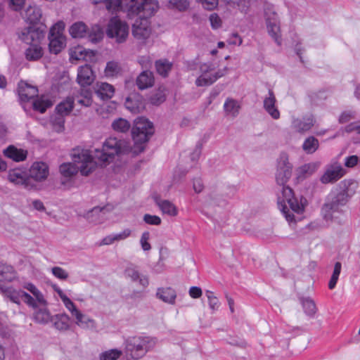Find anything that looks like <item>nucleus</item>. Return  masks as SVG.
Wrapping results in <instances>:
<instances>
[{
  "label": "nucleus",
  "mask_w": 360,
  "mask_h": 360,
  "mask_svg": "<svg viewBox=\"0 0 360 360\" xmlns=\"http://www.w3.org/2000/svg\"><path fill=\"white\" fill-rule=\"evenodd\" d=\"M106 9L112 13L121 11L127 13L130 18L139 15L141 19L147 20L158 11L159 4L156 0H107Z\"/></svg>",
  "instance_id": "2"
},
{
  "label": "nucleus",
  "mask_w": 360,
  "mask_h": 360,
  "mask_svg": "<svg viewBox=\"0 0 360 360\" xmlns=\"http://www.w3.org/2000/svg\"><path fill=\"white\" fill-rule=\"evenodd\" d=\"M63 117L64 116L58 114L53 120V124L57 126L58 129L56 130L58 132L62 131L64 129L65 120Z\"/></svg>",
  "instance_id": "63"
},
{
  "label": "nucleus",
  "mask_w": 360,
  "mask_h": 360,
  "mask_svg": "<svg viewBox=\"0 0 360 360\" xmlns=\"http://www.w3.org/2000/svg\"><path fill=\"white\" fill-rule=\"evenodd\" d=\"M227 4L233 7L238 6L242 12H246L248 8V0H224Z\"/></svg>",
  "instance_id": "50"
},
{
  "label": "nucleus",
  "mask_w": 360,
  "mask_h": 360,
  "mask_svg": "<svg viewBox=\"0 0 360 360\" xmlns=\"http://www.w3.org/2000/svg\"><path fill=\"white\" fill-rule=\"evenodd\" d=\"M276 98L272 89H269V96L264 99L263 107L274 120L280 117V112L276 106Z\"/></svg>",
  "instance_id": "15"
},
{
  "label": "nucleus",
  "mask_w": 360,
  "mask_h": 360,
  "mask_svg": "<svg viewBox=\"0 0 360 360\" xmlns=\"http://www.w3.org/2000/svg\"><path fill=\"white\" fill-rule=\"evenodd\" d=\"M35 320L41 323H46L51 321V314L46 309H40L34 314Z\"/></svg>",
  "instance_id": "48"
},
{
  "label": "nucleus",
  "mask_w": 360,
  "mask_h": 360,
  "mask_svg": "<svg viewBox=\"0 0 360 360\" xmlns=\"http://www.w3.org/2000/svg\"><path fill=\"white\" fill-rule=\"evenodd\" d=\"M41 17V9L37 6H30L25 11L24 18L31 24H34L38 22Z\"/></svg>",
  "instance_id": "28"
},
{
  "label": "nucleus",
  "mask_w": 360,
  "mask_h": 360,
  "mask_svg": "<svg viewBox=\"0 0 360 360\" xmlns=\"http://www.w3.org/2000/svg\"><path fill=\"white\" fill-rule=\"evenodd\" d=\"M153 73L150 71H143L136 78V85L140 90L148 89L154 84Z\"/></svg>",
  "instance_id": "21"
},
{
  "label": "nucleus",
  "mask_w": 360,
  "mask_h": 360,
  "mask_svg": "<svg viewBox=\"0 0 360 360\" xmlns=\"http://www.w3.org/2000/svg\"><path fill=\"white\" fill-rule=\"evenodd\" d=\"M156 297L162 302L174 304L176 298V292L172 288H159L157 290Z\"/></svg>",
  "instance_id": "24"
},
{
  "label": "nucleus",
  "mask_w": 360,
  "mask_h": 360,
  "mask_svg": "<svg viewBox=\"0 0 360 360\" xmlns=\"http://www.w3.org/2000/svg\"><path fill=\"white\" fill-rule=\"evenodd\" d=\"M8 180L17 185H23L25 188H30L32 186L30 185V179L26 178L24 173L20 169L11 170L8 174Z\"/></svg>",
  "instance_id": "20"
},
{
  "label": "nucleus",
  "mask_w": 360,
  "mask_h": 360,
  "mask_svg": "<svg viewBox=\"0 0 360 360\" xmlns=\"http://www.w3.org/2000/svg\"><path fill=\"white\" fill-rule=\"evenodd\" d=\"M143 22L139 23L136 21L132 27V34L137 39H146L150 34V29L148 27V21L143 20Z\"/></svg>",
  "instance_id": "19"
},
{
  "label": "nucleus",
  "mask_w": 360,
  "mask_h": 360,
  "mask_svg": "<svg viewBox=\"0 0 360 360\" xmlns=\"http://www.w3.org/2000/svg\"><path fill=\"white\" fill-rule=\"evenodd\" d=\"M356 117V113L352 110H345L342 112L339 117V122L341 124H344L348 122L351 120L354 119Z\"/></svg>",
  "instance_id": "55"
},
{
  "label": "nucleus",
  "mask_w": 360,
  "mask_h": 360,
  "mask_svg": "<svg viewBox=\"0 0 360 360\" xmlns=\"http://www.w3.org/2000/svg\"><path fill=\"white\" fill-rule=\"evenodd\" d=\"M202 294V290L199 287L193 286L189 289V295L193 298H199L200 297H201Z\"/></svg>",
  "instance_id": "64"
},
{
  "label": "nucleus",
  "mask_w": 360,
  "mask_h": 360,
  "mask_svg": "<svg viewBox=\"0 0 360 360\" xmlns=\"http://www.w3.org/2000/svg\"><path fill=\"white\" fill-rule=\"evenodd\" d=\"M314 126L312 116L304 117L302 119L294 118L292 122V128L299 133L309 131Z\"/></svg>",
  "instance_id": "18"
},
{
  "label": "nucleus",
  "mask_w": 360,
  "mask_h": 360,
  "mask_svg": "<svg viewBox=\"0 0 360 360\" xmlns=\"http://www.w3.org/2000/svg\"><path fill=\"white\" fill-rule=\"evenodd\" d=\"M65 307L70 311L72 316H75L79 315V310H78L75 304L71 301V300L67 296L62 300Z\"/></svg>",
  "instance_id": "51"
},
{
  "label": "nucleus",
  "mask_w": 360,
  "mask_h": 360,
  "mask_svg": "<svg viewBox=\"0 0 360 360\" xmlns=\"http://www.w3.org/2000/svg\"><path fill=\"white\" fill-rule=\"evenodd\" d=\"M96 94L102 100H108L111 98L114 94V87L111 84L105 82L97 84Z\"/></svg>",
  "instance_id": "27"
},
{
  "label": "nucleus",
  "mask_w": 360,
  "mask_h": 360,
  "mask_svg": "<svg viewBox=\"0 0 360 360\" xmlns=\"http://www.w3.org/2000/svg\"><path fill=\"white\" fill-rule=\"evenodd\" d=\"M49 175V167L42 162H34L30 169V179L37 181H41L47 178Z\"/></svg>",
  "instance_id": "14"
},
{
  "label": "nucleus",
  "mask_w": 360,
  "mask_h": 360,
  "mask_svg": "<svg viewBox=\"0 0 360 360\" xmlns=\"http://www.w3.org/2000/svg\"><path fill=\"white\" fill-rule=\"evenodd\" d=\"M197 2L202 4V7L207 10H213L215 8L218 4L219 0H195Z\"/></svg>",
  "instance_id": "58"
},
{
  "label": "nucleus",
  "mask_w": 360,
  "mask_h": 360,
  "mask_svg": "<svg viewBox=\"0 0 360 360\" xmlns=\"http://www.w3.org/2000/svg\"><path fill=\"white\" fill-rule=\"evenodd\" d=\"M359 164V158L357 155H350L345 158V166L349 168L354 167Z\"/></svg>",
  "instance_id": "59"
},
{
  "label": "nucleus",
  "mask_w": 360,
  "mask_h": 360,
  "mask_svg": "<svg viewBox=\"0 0 360 360\" xmlns=\"http://www.w3.org/2000/svg\"><path fill=\"white\" fill-rule=\"evenodd\" d=\"M125 275L131 281L138 283L139 285L146 288L148 285V278L146 275L141 274L136 267L129 266L125 269Z\"/></svg>",
  "instance_id": "17"
},
{
  "label": "nucleus",
  "mask_w": 360,
  "mask_h": 360,
  "mask_svg": "<svg viewBox=\"0 0 360 360\" xmlns=\"http://www.w3.org/2000/svg\"><path fill=\"white\" fill-rule=\"evenodd\" d=\"M143 219L146 224L149 225L158 226L162 222L160 217L150 214H144Z\"/></svg>",
  "instance_id": "54"
},
{
  "label": "nucleus",
  "mask_w": 360,
  "mask_h": 360,
  "mask_svg": "<svg viewBox=\"0 0 360 360\" xmlns=\"http://www.w3.org/2000/svg\"><path fill=\"white\" fill-rule=\"evenodd\" d=\"M76 324L83 328H95V321L92 319L86 316L79 311V315H76Z\"/></svg>",
  "instance_id": "41"
},
{
  "label": "nucleus",
  "mask_w": 360,
  "mask_h": 360,
  "mask_svg": "<svg viewBox=\"0 0 360 360\" xmlns=\"http://www.w3.org/2000/svg\"><path fill=\"white\" fill-rule=\"evenodd\" d=\"M169 4L179 11H185L189 6L188 0H169Z\"/></svg>",
  "instance_id": "52"
},
{
  "label": "nucleus",
  "mask_w": 360,
  "mask_h": 360,
  "mask_svg": "<svg viewBox=\"0 0 360 360\" xmlns=\"http://www.w3.org/2000/svg\"><path fill=\"white\" fill-rule=\"evenodd\" d=\"M156 204L165 214L176 216L178 213L176 206L167 200H156Z\"/></svg>",
  "instance_id": "33"
},
{
  "label": "nucleus",
  "mask_w": 360,
  "mask_h": 360,
  "mask_svg": "<svg viewBox=\"0 0 360 360\" xmlns=\"http://www.w3.org/2000/svg\"><path fill=\"white\" fill-rule=\"evenodd\" d=\"M303 201H304V202H307L306 199L304 198H301L300 202H299L297 198H293L286 202V205L288 204L289 206L288 210L290 211L291 214L294 215L293 212L297 214H302L304 212V203Z\"/></svg>",
  "instance_id": "39"
},
{
  "label": "nucleus",
  "mask_w": 360,
  "mask_h": 360,
  "mask_svg": "<svg viewBox=\"0 0 360 360\" xmlns=\"http://www.w3.org/2000/svg\"><path fill=\"white\" fill-rule=\"evenodd\" d=\"M32 105L34 110L44 113L48 108L52 105V103L48 99L37 98L33 101Z\"/></svg>",
  "instance_id": "46"
},
{
  "label": "nucleus",
  "mask_w": 360,
  "mask_h": 360,
  "mask_svg": "<svg viewBox=\"0 0 360 360\" xmlns=\"http://www.w3.org/2000/svg\"><path fill=\"white\" fill-rule=\"evenodd\" d=\"M8 2L11 9L19 11L23 7L25 0H8Z\"/></svg>",
  "instance_id": "62"
},
{
  "label": "nucleus",
  "mask_w": 360,
  "mask_h": 360,
  "mask_svg": "<svg viewBox=\"0 0 360 360\" xmlns=\"http://www.w3.org/2000/svg\"><path fill=\"white\" fill-rule=\"evenodd\" d=\"M111 126L113 130L120 133L127 132L131 127L130 123L124 118H118L112 122Z\"/></svg>",
  "instance_id": "42"
},
{
  "label": "nucleus",
  "mask_w": 360,
  "mask_h": 360,
  "mask_svg": "<svg viewBox=\"0 0 360 360\" xmlns=\"http://www.w3.org/2000/svg\"><path fill=\"white\" fill-rule=\"evenodd\" d=\"M300 300L304 313L309 316H314L317 311L314 301L310 297H301Z\"/></svg>",
  "instance_id": "37"
},
{
  "label": "nucleus",
  "mask_w": 360,
  "mask_h": 360,
  "mask_svg": "<svg viewBox=\"0 0 360 360\" xmlns=\"http://www.w3.org/2000/svg\"><path fill=\"white\" fill-rule=\"evenodd\" d=\"M74 99L68 98L65 101L57 105L56 110L58 115L65 116L70 114L73 108Z\"/></svg>",
  "instance_id": "36"
},
{
  "label": "nucleus",
  "mask_w": 360,
  "mask_h": 360,
  "mask_svg": "<svg viewBox=\"0 0 360 360\" xmlns=\"http://www.w3.org/2000/svg\"><path fill=\"white\" fill-rule=\"evenodd\" d=\"M209 20L213 29H217L221 26V20L217 13H212Z\"/></svg>",
  "instance_id": "61"
},
{
  "label": "nucleus",
  "mask_w": 360,
  "mask_h": 360,
  "mask_svg": "<svg viewBox=\"0 0 360 360\" xmlns=\"http://www.w3.org/2000/svg\"><path fill=\"white\" fill-rule=\"evenodd\" d=\"M51 321L58 330H66L69 328L70 317L66 314H57Z\"/></svg>",
  "instance_id": "34"
},
{
  "label": "nucleus",
  "mask_w": 360,
  "mask_h": 360,
  "mask_svg": "<svg viewBox=\"0 0 360 360\" xmlns=\"http://www.w3.org/2000/svg\"><path fill=\"white\" fill-rule=\"evenodd\" d=\"M281 186V196H278V206L285 219L289 222H295V215L290 214V211L288 210V207L286 202L294 197L293 191L291 188L286 186L285 184Z\"/></svg>",
  "instance_id": "11"
},
{
  "label": "nucleus",
  "mask_w": 360,
  "mask_h": 360,
  "mask_svg": "<svg viewBox=\"0 0 360 360\" xmlns=\"http://www.w3.org/2000/svg\"><path fill=\"white\" fill-rule=\"evenodd\" d=\"M205 295L207 297L210 308L213 311L217 310L219 307V302L218 298L214 295L213 292L210 290H206Z\"/></svg>",
  "instance_id": "49"
},
{
  "label": "nucleus",
  "mask_w": 360,
  "mask_h": 360,
  "mask_svg": "<svg viewBox=\"0 0 360 360\" xmlns=\"http://www.w3.org/2000/svg\"><path fill=\"white\" fill-rule=\"evenodd\" d=\"M318 165L316 163L311 162L305 164L300 167L297 169V177L300 180H303L307 176L311 175L317 169Z\"/></svg>",
  "instance_id": "29"
},
{
  "label": "nucleus",
  "mask_w": 360,
  "mask_h": 360,
  "mask_svg": "<svg viewBox=\"0 0 360 360\" xmlns=\"http://www.w3.org/2000/svg\"><path fill=\"white\" fill-rule=\"evenodd\" d=\"M129 148L127 143L116 138L106 139L101 149H94V157L87 150L75 148L71 154L73 163L62 164L60 172L65 177H72L79 170L82 175L87 176L95 169L96 164L110 162L116 155L125 153Z\"/></svg>",
  "instance_id": "1"
},
{
  "label": "nucleus",
  "mask_w": 360,
  "mask_h": 360,
  "mask_svg": "<svg viewBox=\"0 0 360 360\" xmlns=\"http://www.w3.org/2000/svg\"><path fill=\"white\" fill-rule=\"evenodd\" d=\"M124 105L132 113H139L143 108L141 101L139 100H133L131 97L126 98Z\"/></svg>",
  "instance_id": "43"
},
{
  "label": "nucleus",
  "mask_w": 360,
  "mask_h": 360,
  "mask_svg": "<svg viewBox=\"0 0 360 360\" xmlns=\"http://www.w3.org/2000/svg\"><path fill=\"white\" fill-rule=\"evenodd\" d=\"M0 290L4 294L5 297L8 298L11 302L17 304H20L22 295L20 292H22L21 290H15L13 288H4L0 287Z\"/></svg>",
  "instance_id": "32"
},
{
  "label": "nucleus",
  "mask_w": 360,
  "mask_h": 360,
  "mask_svg": "<svg viewBox=\"0 0 360 360\" xmlns=\"http://www.w3.org/2000/svg\"><path fill=\"white\" fill-rule=\"evenodd\" d=\"M349 188L347 190L332 191L326 197L321 207V214L326 221L342 223L341 216L343 215L344 208L348 202Z\"/></svg>",
  "instance_id": "3"
},
{
  "label": "nucleus",
  "mask_w": 360,
  "mask_h": 360,
  "mask_svg": "<svg viewBox=\"0 0 360 360\" xmlns=\"http://www.w3.org/2000/svg\"><path fill=\"white\" fill-rule=\"evenodd\" d=\"M172 63L167 60H159L155 62V68L158 74L167 77L172 69Z\"/></svg>",
  "instance_id": "44"
},
{
  "label": "nucleus",
  "mask_w": 360,
  "mask_h": 360,
  "mask_svg": "<svg viewBox=\"0 0 360 360\" xmlns=\"http://www.w3.org/2000/svg\"><path fill=\"white\" fill-rule=\"evenodd\" d=\"M264 16L269 34L278 45H281L280 21L272 5L266 6L264 8Z\"/></svg>",
  "instance_id": "6"
},
{
  "label": "nucleus",
  "mask_w": 360,
  "mask_h": 360,
  "mask_svg": "<svg viewBox=\"0 0 360 360\" xmlns=\"http://www.w3.org/2000/svg\"><path fill=\"white\" fill-rule=\"evenodd\" d=\"M95 79V75L89 65L79 66L77 70V81L82 86L91 85Z\"/></svg>",
  "instance_id": "13"
},
{
  "label": "nucleus",
  "mask_w": 360,
  "mask_h": 360,
  "mask_svg": "<svg viewBox=\"0 0 360 360\" xmlns=\"http://www.w3.org/2000/svg\"><path fill=\"white\" fill-rule=\"evenodd\" d=\"M157 344V339L152 337H132L126 342V349L134 359H139L152 350Z\"/></svg>",
  "instance_id": "5"
},
{
  "label": "nucleus",
  "mask_w": 360,
  "mask_h": 360,
  "mask_svg": "<svg viewBox=\"0 0 360 360\" xmlns=\"http://www.w3.org/2000/svg\"><path fill=\"white\" fill-rule=\"evenodd\" d=\"M4 155L13 160L15 162H21L26 159L27 151L23 149H19L14 146H9L4 150Z\"/></svg>",
  "instance_id": "23"
},
{
  "label": "nucleus",
  "mask_w": 360,
  "mask_h": 360,
  "mask_svg": "<svg viewBox=\"0 0 360 360\" xmlns=\"http://www.w3.org/2000/svg\"><path fill=\"white\" fill-rule=\"evenodd\" d=\"M121 350L117 349H112L99 354V360H117L122 355Z\"/></svg>",
  "instance_id": "45"
},
{
  "label": "nucleus",
  "mask_w": 360,
  "mask_h": 360,
  "mask_svg": "<svg viewBox=\"0 0 360 360\" xmlns=\"http://www.w3.org/2000/svg\"><path fill=\"white\" fill-rule=\"evenodd\" d=\"M153 134L154 127L152 122L144 117L136 119L131 129V136L134 141L133 153L136 155L142 153L145 150V143Z\"/></svg>",
  "instance_id": "4"
},
{
  "label": "nucleus",
  "mask_w": 360,
  "mask_h": 360,
  "mask_svg": "<svg viewBox=\"0 0 360 360\" xmlns=\"http://www.w3.org/2000/svg\"><path fill=\"white\" fill-rule=\"evenodd\" d=\"M345 174V170L342 165L338 163H334L328 166L320 181L324 184L334 183L341 179Z\"/></svg>",
  "instance_id": "12"
},
{
  "label": "nucleus",
  "mask_w": 360,
  "mask_h": 360,
  "mask_svg": "<svg viewBox=\"0 0 360 360\" xmlns=\"http://www.w3.org/2000/svg\"><path fill=\"white\" fill-rule=\"evenodd\" d=\"M46 26L44 25H33L24 28L19 34V38L25 43L33 45L40 44L44 39L46 33Z\"/></svg>",
  "instance_id": "9"
},
{
  "label": "nucleus",
  "mask_w": 360,
  "mask_h": 360,
  "mask_svg": "<svg viewBox=\"0 0 360 360\" xmlns=\"http://www.w3.org/2000/svg\"><path fill=\"white\" fill-rule=\"evenodd\" d=\"M26 58L29 60H37L42 57L43 51L39 44L30 45L25 51Z\"/></svg>",
  "instance_id": "35"
},
{
  "label": "nucleus",
  "mask_w": 360,
  "mask_h": 360,
  "mask_svg": "<svg viewBox=\"0 0 360 360\" xmlns=\"http://www.w3.org/2000/svg\"><path fill=\"white\" fill-rule=\"evenodd\" d=\"M211 70L210 66L205 64L200 67L202 74L195 81V84L198 86H209L216 81V77H213V75L209 74V71Z\"/></svg>",
  "instance_id": "22"
},
{
  "label": "nucleus",
  "mask_w": 360,
  "mask_h": 360,
  "mask_svg": "<svg viewBox=\"0 0 360 360\" xmlns=\"http://www.w3.org/2000/svg\"><path fill=\"white\" fill-rule=\"evenodd\" d=\"M11 266L0 265V280H11Z\"/></svg>",
  "instance_id": "56"
},
{
  "label": "nucleus",
  "mask_w": 360,
  "mask_h": 360,
  "mask_svg": "<svg viewBox=\"0 0 360 360\" xmlns=\"http://www.w3.org/2000/svg\"><path fill=\"white\" fill-rule=\"evenodd\" d=\"M131 231L129 229H126L119 233L112 234L105 237L101 242L102 245H110L115 241L122 240L130 236Z\"/></svg>",
  "instance_id": "31"
},
{
  "label": "nucleus",
  "mask_w": 360,
  "mask_h": 360,
  "mask_svg": "<svg viewBox=\"0 0 360 360\" xmlns=\"http://www.w3.org/2000/svg\"><path fill=\"white\" fill-rule=\"evenodd\" d=\"M63 22H58L51 28L49 34V48L51 53L58 54L65 46V37L63 34Z\"/></svg>",
  "instance_id": "8"
},
{
  "label": "nucleus",
  "mask_w": 360,
  "mask_h": 360,
  "mask_svg": "<svg viewBox=\"0 0 360 360\" xmlns=\"http://www.w3.org/2000/svg\"><path fill=\"white\" fill-rule=\"evenodd\" d=\"M108 211L106 207H95L87 214L89 221L95 224H100L105 219L106 212Z\"/></svg>",
  "instance_id": "26"
},
{
  "label": "nucleus",
  "mask_w": 360,
  "mask_h": 360,
  "mask_svg": "<svg viewBox=\"0 0 360 360\" xmlns=\"http://www.w3.org/2000/svg\"><path fill=\"white\" fill-rule=\"evenodd\" d=\"M86 32V25L82 22H75L70 28V34L74 38L84 37Z\"/></svg>",
  "instance_id": "40"
},
{
  "label": "nucleus",
  "mask_w": 360,
  "mask_h": 360,
  "mask_svg": "<svg viewBox=\"0 0 360 360\" xmlns=\"http://www.w3.org/2000/svg\"><path fill=\"white\" fill-rule=\"evenodd\" d=\"M106 33L110 38L115 39L117 43H123L128 37L129 26L117 17H113L108 22Z\"/></svg>",
  "instance_id": "7"
},
{
  "label": "nucleus",
  "mask_w": 360,
  "mask_h": 360,
  "mask_svg": "<svg viewBox=\"0 0 360 360\" xmlns=\"http://www.w3.org/2000/svg\"><path fill=\"white\" fill-rule=\"evenodd\" d=\"M150 238V233L148 231H145L142 233L140 239V243L142 249L144 251H148L151 249V246L148 240Z\"/></svg>",
  "instance_id": "57"
},
{
  "label": "nucleus",
  "mask_w": 360,
  "mask_h": 360,
  "mask_svg": "<svg viewBox=\"0 0 360 360\" xmlns=\"http://www.w3.org/2000/svg\"><path fill=\"white\" fill-rule=\"evenodd\" d=\"M120 71V67L117 62L109 61L107 63L105 74L107 77H114Z\"/></svg>",
  "instance_id": "47"
},
{
  "label": "nucleus",
  "mask_w": 360,
  "mask_h": 360,
  "mask_svg": "<svg viewBox=\"0 0 360 360\" xmlns=\"http://www.w3.org/2000/svg\"><path fill=\"white\" fill-rule=\"evenodd\" d=\"M319 146V140L313 136L307 138L303 144L302 149L307 154L314 153Z\"/></svg>",
  "instance_id": "38"
},
{
  "label": "nucleus",
  "mask_w": 360,
  "mask_h": 360,
  "mask_svg": "<svg viewBox=\"0 0 360 360\" xmlns=\"http://www.w3.org/2000/svg\"><path fill=\"white\" fill-rule=\"evenodd\" d=\"M22 295L21 300H23L29 306L36 308L37 307V302L34 300V299L29 295L27 292L22 290V292H20Z\"/></svg>",
  "instance_id": "60"
},
{
  "label": "nucleus",
  "mask_w": 360,
  "mask_h": 360,
  "mask_svg": "<svg viewBox=\"0 0 360 360\" xmlns=\"http://www.w3.org/2000/svg\"><path fill=\"white\" fill-rule=\"evenodd\" d=\"M74 101L84 107L92 104V91L89 88L82 87L79 92L74 97Z\"/></svg>",
  "instance_id": "25"
},
{
  "label": "nucleus",
  "mask_w": 360,
  "mask_h": 360,
  "mask_svg": "<svg viewBox=\"0 0 360 360\" xmlns=\"http://www.w3.org/2000/svg\"><path fill=\"white\" fill-rule=\"evenodd\" d=\"M292 167L288 162L287 155L285 153L281 154L278 159L276 174V181L279 186L285 185L290 179L292 174Z\"/></svg>",
  "instance_id": "10"
},
{
  "label": "nucleus",
  "mask_w": 360,
  "mask_h": 360,
  "mask_svg": "<svg viewBox=\"0 0 360 360\" xmlns=\"http://www.w3.org/2000/svg\"><path fill=\"white\" fill-rule=\"evenodd\" d=\"M18 96L22 102L29 101L37 96L38 89L36 86L28 84L25 82H20L18 84Z\"/></svg>",
  "instance_id": "16"
},
{
  "label": "nucleus",
  "mask_w": 360,
  "mask_h": 360,
  "mask_svg": "<svg viewBox=\"0 0 360 360\" xmlns=\"http://www.w3.org/2000/svg\"><path fill=\"white\" fill-rule=\"evenodd\" d=\"M51 272L55 277L60 280H66L69 276L68 273L65 269L59 266L53 267L51 269Z\"/></svg>",
  "instance_id": "53"
},
{
  "label": "nucleus",
  "mask_w": 360,
  "mask_h": 360,
  "mask_svg": "<svg viewBox=\"0 0 360 360\" xmlns=\"http://www.w3.org/2000/svg\"><path fill=\"white\" fill-rule=\"evenodd\" d=\"M224 109L227 115L235 117L239 113L240 105L236 100L228 98L224 104Z\"/></svg>",
  "instance_id": "30"
}]
</instances>
